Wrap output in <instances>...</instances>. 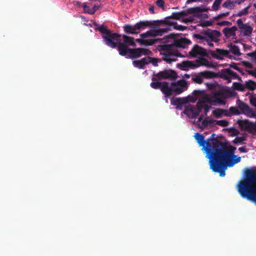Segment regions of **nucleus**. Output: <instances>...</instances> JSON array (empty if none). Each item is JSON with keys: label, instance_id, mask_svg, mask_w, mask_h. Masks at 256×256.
I'll return each instance as SVG.
<instances>
[{"label": "nucleus", "instance_id": "nucleus-1", "mask_svg": "<svg viewBox=\"0 0 256 256\" xmlns=\"http://www.w3.org/2000/svg\"><path fill=\"white\" fill-rule=\"evenodd\" d=\"M236 149L232 146L222 142L214 154L210 168L214 172H218L220 176H224L228 166L232 167L240 161V157L234 154Z\"/></svg>", "mask_w": 256, "mask_h": 256}, {"label": "nucleus", "instance_id": "nucleus-2", "mask_svg": "<svg viewBox=\"0 0 256 256\" xmlns=\"http://www.w3.org/2000/svg\"><path fill=\"white\" fill-rule=\"evenodd\" d=\"M94 24L97 27L96 30L100 32L105 44L111 48L117 47L120 55L126 56L128 50L130 48L128 46H136L134 38L124 34L122 36L123 42H122L120 34L113 32L104 25L99 26L96 22H94Z\"/></svg>", "mask_w": 256, "mask_h": 256}, {"label": "nucleus", "instance_id": "nucleus-3", "mask_svg": "<svg viewBox=\"0 0 256 256\" xmlns=\"http://www.w3.org/2000/svg\"><path fill=\"white\" fill-rule=\"evenodd\" d=\"M237 188L240 194L256 192V170H247L244 178L239 182Z\"/></svg>", "mask_w": 256, "mask_h": 256}, {"label": "nucleus", "instance_id": "nucleus-4", "mask_svg": "<svg viewBox=\"0 0 256 256\" xmlns=\"http://www.w3.org/2000/svg\"><path fill=\"white\" fill-rule=\"evenodd\" d=\"M194 138L196 142L200 146H202V150H204L206 153V158L209 159V164H210L212 160L214 158V154L216 149H218L222 142L216 140L215 142H212V146L211 143L208 141L204 140V136L198 132H196L194 134Z\"/></svg>", "mask_w": 256, "mask_h": 256}, {"label": "nucleus", "instance_id": "nucleus-5", "mask_svg": "<svg viewBox=\"0 0 256 256\" xmlns=\"http://www.w3.org/2000/svg\"><path fill=\"white\" fill-rule=\"evenodd\" d=\"M236 104L240 110L236 106H231L228 110L226 114H225L226 116H231L232 115H239L242 114L246 115L248 117L256 118V112L251 108L248 104L239 100H237Z\"/></svg>", "mask_w": 256, "mask_h": 256}, {"label": "nucleus", "instance_id": "nucleus-6", "mask_svg": "<svg viewBox=\"0 0 256 256\" xmlns=\"http://www.w3.org/2000/svg\"><path fill=\"white\" fill-rule=\"evenodd\" d=\"M162 24H168V22L166 20H141L136 24V29H137L138 31L140 32V30L144 29L147 27L156 28L162 25Z\"/></svg>", "mask_w": 256, "mask_h": 256}, {"label": "nucleus", "instance_id": "nucleus-7", "mask_svg": "<svg viewBox=\"0 0 256 256\" xmlns=\"http://www.w3.org/2000/svg\"><path fill=\"white\" fill-rule=\"evenodd\" d=\"M130 54V56L127 54L126 58L130 57L132 58H136L142 55L148 56L152 54L151 51L148 49L144 48H130L128 50V54Z\"/></svg>", "mask_w": 256, "mask_h": 256}, {"label": "nucleus", "instance_id": "nucleus-8", "mask_svg": "<svg viewBox=\"0 0 256 256\" xmlns=\"http://www.w3.org/2000/svg\"><path fill=\"white\" fill-rule=\"evenodd\" d=\"M172 92L175 94H180L186 90L188 88V83L184 80H180L176 82H172Z\"/></svg>", "mask_w": 256, "mask_h": 256}, {"label": "nucleus", "instance_id": "nucleus-9", "mask_svg": "<svg viewBox=\"0 0 256 256\" xmlns=\"http://www.w3.org/2000/svg\"><path fill=\"white\" fill-rule=\"evenodd\" d=\"M224 93L222 90H218L214 93L212 96L208 99V102L212 105L224 104Z\"/></svg>", "mask_w": 256, "mask_h": 256}, {"label": "nucleus", "instance_id": "nucleus-10", "mask_svg": "<svg viewBox=\"0 0 256 256\" xmlns=\"http://www.w3.org/2000/svg\"><path fill=\"white\" fill-rule=\"evenodd\" d=\"M154 76L158 80L170 79L174 80L178 77L176 72L174 70L170 69L160 71L156 74H154Z\"/></svg>", "mask_w": 256, "mask_h": 256}, {"label": "nucleus", "instance_id": "nucleus-11", "mask_svg": "<svg viewBox=\"0 0 256 256\" xmlns=\"http://www.w3.org/2000/svg\"><path fill=\"white\" fill-rule=\"evenodd\" d=\"M218 74L220 78L228 81V82H230L232 79H236L238 78V74L229 68H224L219 72Z\"/></svg>", "mask_w": 256, "mask_h": 256}, {"label": "nucleus", "instance_id": "nucleus-12", "mask_svg": "<svg viewBox=\"0 0 256 256\" xmlns=\"http://www.w3.org/2000/svg\"><path fill=\"white\" fill-rule=\"evenodd\" d=\"M200 112V108L198 106V102L195 106L190 104L186 106L184 111V114L192 118H195L199 115Z\"/></svg>", "mask_w": 256, "mask_h": 256}, {"label": "nucleus", "instance_id": "nucleus-13", "mask_svg": "<svg viewBox=\"0 0 256 256\" xmlns=\"http://www.w3.org/2000/svg\"><path fill=\"white\" fill-rule=\"evenodd\" d=\"M201 34L206 36V38L211 41L214 42H218V38L221 36V33L216 30H212L207 28L205 30L201 31Z\"/></svg>", "mask_w": 256, "mask_h": 256}, {"label": "nucleus", "instance_id": "nucleus-14", "mask_svg": "<svg viewBox=\"0 0 256 256\" xmlns=\"http://www.w3.org/2000/svg\"><path fill=\"white\" fill-rule=\"evenodd\" d=\"M238 124L242 130L252 132L256 129V124L250 122L248 120H238Z\"/></svg>", "mask_w": 256, "mask_h": 256}, {"label": "nucleus", "instance_id": "nucleus-15", "mask_svg": "<svg viewBox=\"0 0 256 256\" xmlns=\"http://www.w3.org/2000/svg\"><path fill=\"white\" fill-rule=\"evenodd\" d=\"M236 23L238 28L242 30L244 36H249L252 34L253 30L252 28L247 24H244L242 19L238 20Z\"/></svg>", "mask_w": 256, "mask_h": 256}, {"label": "nucleus", "instance_id": "nucleus-16", "mask_svg": "<svg viewBox=\"0 0 256 256\" xmlns=\"http://www.w3.org/2000/svg\"><path fill=\"white\" fill-rule=\"evenodd\" d=\"M229 51L224 49L216 48V51L212 54L213 58L222 60L223 59V56H226L228 58H230L232 56H229Z\"/></svg>", "mask_w": 256, "mask_h": 256}, {"label": "nucleus", "instance_id": "nucleus-17", "mask_svg": "<svg viewBox=\"0 0 256 256\" xmlns=\"http://www.w3.org/2000/svg\"><path fill=\"white\" fill-rule=\"evenodd\" d=\"M179 53L178 52H168L162 54L163 60L166 62L168 63H171L172 62H174L176 60L177 56H178Z\"/></svg>", "mask_w": 256, "mask_h": 256}, {"label": "nucleus", "instance_id": "nucleus-18", "mask_svg": "<svg viewBox=\"0 0 256 256\" xmlns=\"http://www.w3.org/2000/svg\"><path fill=\"white\" fill-rule=\"evenodd\" d=\"M178 66L182 70H188L189 68L194 69L197 68L196 61H183L181 64H178Z\"/></svg>", "mask_w": 256, "mask_h": 256}, {"label": "nucleus", "instance_id": "nucleus-19", "mask_svg": "<svg viewBox=\"0 0 256 256\" xmlns=\"http://www.w3.org/2000/svg\"><path fill=\"white\" fill-rule=\"evenodd\" d=\"M150 57L148 56L142 58L140 60H134L132 62V64L135 67L138 68L140 69H144L146 65L150 62Z\"/></svg>", "mask_w": 256, "mask_h": 256}, {"label": "nucleus", "instance_id": "nucleus-20", "mask_svg": "<svg viewBox=\"0 0 256 256\" xmlns=\"http://www.w3.org/2000/svg\"><path fill=\"white\" fill-rule=\"evenodd\" d=\"M175 47L186 48L189 44L191 43L190 40L186 38H182L180 39H174V40Z\"/></svg>", "mask_w": 256, "mask_h": 256}, {"label": "nucleus", "instance_id": "nucleus-21", "mask_svg": "<svg viewBox=\"0 0 256 256\" xmlns=\"http://www.w3.org/2000/svg\"><path fill=\"white\" fill-rule=\"evenodd\" d=\"M188 100L186 98H172L171 100V104L176 106V108L178 110H181L182 105L188 102Z\"/></svg>", "mask_w": 256, "mask_h": 256}, {"label": "nucleus", "instance_id": "nucleus-22", "mask_svg": "<svg viewBox=\"0 0 256 256\" xmlns=\"http://www.w3.org/2000/svg\"><path fill=\"white\" fill-rule=\"evenodd\" d=\"M160 90L166 97H168L172 94V85L171 84L170 87L168 82H162Z\"/></svg>", "mask_w": 256, "mask_h": 256}, {"label": "nucleus", "instance_id": "nucleus-23", "mask_svg": "<svg viewBox=\"0 0 256 256\" xmlns=\"http://www.w3.org/2000/svg\"><path fill=\"white\" fill-rule=\"evenodd\" d=\"M238 30L236 26H233L232 28H225L222 30V32L226 38H228L231 36H236V32Z\"/></svg>", "mask_w": 256, "mask_h": 256}, {"label": "nucleus", "instance_id": "nucleus-24", "mask_svg": "<svg viewBox=\"0 0 256 256\" xmlns=\"http://www.w3.org/2000/svg\"><path fill=\"white\" fill-rule=\"evenodd\" d=\"M123 28L124 32L127 34H135L139 33V31H138L136 29V24L134 26L130 24H125L123 26Z\"/></svg>", "mask_w": 256, "mask_h": 256}, {"label": "nucleus", "instance_id": "nucleus-25", "mask_svg": "<svg viewBox=\"0 0 256 256\" xmlns=\"http://www.w3.org/2000/svg\"><path fill=\"white\" fill-rule=\"evenodd\" d=\"M204 50L202 47L195 44L189 52V54L193 57L196 56L198 55H202L204 54Z\"/></svg>", "mask_w": 256, "mask_h": 256}, {"label": "nucleus", "instance_id": "nucleus-26", "mask_svg": "<svg viewBox=\"0 0 256 256\" xmlns=\"http://www.w3.org/2000/svg\"><path fill=\"white\" fill-rule=\"evenodd\" d=\"M82 8H84V12L94 14L100 8V5L94 4L92 9L86 10V8H89V6H88L87 3L84 2L82 4Z\"/></svg>", "mask_w": 256, "mask_h": 256}, {"label": "nucleus", "instance_id": "nucleus-27", "mask_svg": "<svg viewBox=\"0 0 256 256\" xmlns=\"http://www.w3.org/2000/svg\"><path fill=\"white\" fill-rule=\"evenodd\" d=\"M198 106L200 108V112H202V110H204L206 115L207 114L210 108V106L206 104L202 100H199L198 102Z\"/></svg>", "mask_w": 256, "mask_h": 256}, {"label": "nucleus", "instance_id": "nucleus-28", "mask_svg": "<svg viewBox=\"0 0 256 256\" xmlns=\"http://www.w3.org/2000/svg\"><path fill=\"white\" fill-rule=\"evenodd\" d=\"M200 74L202 76V78H214L216 76V74L209 70H206L204 72H200Z\"/></svg>", "mask_w": 256, "mask_h": 256}, {"label": "nucleus", "instance_id": "nucleus-29", "mask_svg": "<svg viewBox=\"0 0 256 256\" xmlns=\"http://www.w3.org/2000/svg\"><path fill=\"white\" fill-rule=\"evenodd\" d=\"M228 47L230 48V51L234 55L239 56L241 54L238 46L230 44Z\"/></svg>", "mask_w": 256, "mask_h": 256}, {"label": "nucleus", "instance_id": "nucleus-30", "mask_svg": "<svg viewBox=\"0 0 256 256\" xmlns=\"http://www.w3.org/2000/svg\"><path fill=\"white\" fill-rule=\"evenodd\" d=\"M175 47L174 42L172 44H164L160 46V49L161 50L167 52H171L173 50L174 48Z\"/></svg>", "mask_w": 256, "mask_h": 256}, {"label": "nucleus", "instance_id": "nucleus-31", "mask_svg": "<svg viewBox=\"0 0 256 256\" xmlns=\"http://www.w3.org/2000/svg\"><path fill=\"white\" fill-rule=\"evenodd\" d=\"M226 112H228V110L217 108L212 111V114L216 118H220L222 114L225 116V114H226Z\"/></svg>", "mask_w": 256, "mask_h": 256}, {"label": "nucleus", "instance_id": "nucleus-32", "mask_svg": "<svg viewBox=\"0 0 256 256\" xmlns=\"http://www.w3.org/2000/svg\"><path fill=\"white\" fill-rule=\"evenodd\" d=\"M140 36L142 38H148V36H152L156 37V30H151L147 31L146 32L140 35Z\"/></svg>", "mask_w": 256, "mask_h": 256}, {"label": "nucleus", "instance_id": "nucleus-33", "mask_svg": "<svg viewBox=\"0 0 256 256\" xmlns=\"http://www.w3.org/2000/svg\"><path fill=\"white\" fill-rule=\"evenodd\" d=\"M196 61L197 68L202 66H210L208 61L205 58H202L199 60H196Z\"/></svg>", "mask_w": 256, "mask_h": 256}, {"label": "nucleus", "instance_id": "nucleus-34", "mask_svg": "<svg viewBox=\"0 0 256 256\" xmlns=\"http://www.w3.org/2000/svg\"><path fill=\"white\" fill-rule=\"evenodd\" d=\"M232 88L234 90L241 92L244 91L246 89L245 84L238 82H234L232 84Z\"/></svg>", "mask_w": 256, "mask_h": 256}, {"label": "nucleus", "instance_id": "nucleus-35", "mask_svg": "<svg viewBox=\"0 0 256 256\" xmlns=\"http://www.w3.org/2000/svg\"><path fill=\"white\" fill-rule=\"evenodd\" d=\"M136 41L138 42H140L142 44H144L148 46H152L155 43V40H146L144 38H142V40L140 38H137L136 40Z\"/></svg>", "mask_w": 256, "mask_h": 256}, {"label": "nucleus", "instance_id": "nucleus-36", "mask_svg": "<svg viewBox=\"0 0 256 256\" xmlns=\"http://www.w3.org/2000/svg\"><path fill=\"white\" fill-rule=\"evenodd\" d=\"M192 80L196 84H202L203 82V78L200 74V72L198 74H194V76L192 78Z\"/></svg>", "mask_w": 256, "mask_h": 256}, {"label": "nucleus", "instance_id": "nucleus-37", "mask_svg": "<svg viewBox=\"0 0 256 256\" xmlns=\"http://www.w3.org/2000/svg\"><path fill=\"white\" fill-rule=\"evenodd\" d=\"M193 37L195 38L198 39L200 40V43H204L206 41H208V38L204 34H202L201 32L200 34H196L193 35Z\"/></svg>", "mask_w": 256, "mask_h": 256}, {"label": "nucleus", "instance_id": "nucleus-38", "mask_svg": "<svg viewBox=\"0 0 256 256\" xmlns=\"http://www.w3.org/2000/svg\"><path fill=\"white\" fill-rule=\"evenodd\" d=\"M152 80L150 86L154 89H160L162 82H156V79L155 78H152Z\"/></svg>", "mask_w": 256, "mask_h": 256}, {"label": "nucleus", "instance_id": "nucleus-39", "mask_svg": "<svg viewBox=\"0 0 256 256\" xmlns=\"http://www.w3.org/2000/svg\"><path fill=\"white\" fill-rule=\"evenodd\" d=\"M186 13L182 10L180 12H176L172 13V17L176 20H180L182 17L185 16Z\"/></svg>", "mask_w": 256, "mask_h": 256}, {"label": "nucleus", "instance_id": "nucleus-40", "mask_svg": "<svg viewBox=\"0 0 256 256\" xmlns=\"http://www.w3.org/2000/svg\"><path fill=\"white\" fill-rule=\"evenodd\" d=\"M245 86L246 88L250 90H254L256 88V82L252 80H248L246 82Z\"/></svg>", "mask_w": 256, "mask_h": 256}, {"label": "nucleus", "instance_id": "nucleus-41", "mask_svg": "<svg viewBox=\"0 0 256 256\" xmlns=\"http://www.w3.org/2000/svg\"><path fill=\"white\" fill-rule=\"evenodd\" d=\"M234 2L231 0H226L223 4L222 7L232 10L234 6Z\"/></svg>", "mask_w": 256, "mask_h": 256}, {"label": "nucleus", "instance_id": "nucleus-42", "mask_svg": "<svg viewBox=\"0 0 256 256\" xmlns=\"http://www.w3.org/2000/svg\"><path fill=\"white\" fill-rule=\"evenodd\" d=\"M251 5L250 4L247 7L240 10L234 16H242L246 15L248 12V10L250 8Z\"/></svg>", "mask_w": 256, "mask_h": 256}, {"label": "nucleus", "instance_id": "nucleus-43", "mask_svg": "<svg viewBox=\"0 0 256 256\" xmlns=\"http://www.w3.org/2000/svg\"><path fill=\"white\" fill-rule=\"evenodd\" d=\"M166 20L168 22V24H166L174 25V28L175 30L183 31V30H184L186 29V26H182V25H178L176 23V24L170 23L168 22V20Z\"/></svg>", "mask_w": 256, "mask_h": 256}, {"label": "nucleus", "instance_id": "nucleus-44", "mask_svg": "<svg viewBox=\"0 0 256 256\" xmlns=\"http://www.w3.org/2000/svg\"><path fill=\"white\" fill-rule=\"evenodd\" d=\"M223 0H214L212 6V10L214 11L218 10L220 8V6Z\"/></svg>", "mask_w": 256, "mask_h": 256}, {"label": "nucleus", "instance_id": "nucleus-45", "mask_svg": "<svg viewBox=\"0 0 256 256\" xmlns=\"http://www.w3.org/2000/svg\"><path fill=\"white\" fill-rule=\"evenodd\" d=\"M168 28H158V30H156V36H162L164 33L166 32L168 30Z\"/></svg>", "mask_w": 256, "mask_h": 256}, {"label": "nucleus", "instance_id": "nucleus-46", "mask_svg": "<svg viewBox=\"0 0 256 256\" xmlns=\"http://www.w3.org/2000/svg\"><path fill=\"white\" fill-rule=\"evenodd\" d=\"M249 98L250 104L256 108V94H251Z\"/></svg>", "mask_w": 256, "mask_h": 256}, {"label": "nucleus", "instance_id": "nucleus-47", "mask_svg": "<svg viewBox=\"0 0 256 256\" xmlns=\"http://www.w3.org/2000/svg\"><path fill=\"white\" fill-rule=\"evenodd\" d=\"M228 122L226 121V120H216V125H218L220 126H222L223 127H226L228 126Z\"/></svg>", "mask_w": 256, "mask_h": 256}, {"label": "nucleus", "instance_id": "nucleus-48", "mask_svg": "<svg viewBox=\"0 0 256 256\" xmlns=\"http://www.w3.org/2000/svg\"><path fill=\"white\" fill-rule=\"evenodd\" d=\"M230 12H222L220 13L219 14H218L217 16H215L214 19L215 20H218L223 17L227 16L229 15Z\"/></svg>", "mask_w": 256, "mask_h": 256}, {"label": "nucleus", "instance_id": "nucleus-49", "mask_svg": "<svg viewBox=\"0 0 256 256\" xmlns=\"http://www.w3.org/2000/svg\"><path fill=\"white\" fill-rule=\"evenodd\" d=\"M156 4L163 10H164V0H157L156 2Z\"/></svg>", "mask_w": 256, "mask_h": 256}, {"label": "nucleus", "instance_id": "nucleus-50", "mask_svg": "<svg viewBox=\"0 0 256 256\" xmlns=\"http://www.w3.org/2000/svg\"><path fill=\"white\" fill-rule=\"evenodd\" d=\"M245 140V138L242 136V137H236L234 140V144H240L242 142Z\"/></svg>", "mask_w": 256, "mask_h": 256}, {"label": "nucleus", "instance_id": "nucleus-51", "mask_svg": "<svg viewBox=\"0 0 256 256\" xmlns=\"http://www.w3.org/2000/svg\"><path fill=\"white\" fill-rule=\"evenodd\" d=\"M150 62H151L153 66H158V59L156 58H150Z\"/></svg>", "mask_w": 256, "mask_h": 256}, {"label": "nucleus", "instance_id": "nucleus-52", "mask_svg": "<svg viewBox=\"0 0 256 256\" xmlns=\"http://www.w3.org/2000/svg\"><path fill=\"white\" fill-rule=\"evenodd\" d=\"M212 0H187L186 3L190 4L191 2H211Z\"/></svg>", "mask_w": 256, "mask_h": 256}, {"label": "nucleus", "instance_id": "nucleus-53", "mask_svg": "<svg viewBox=\"0 0 256 256\" xmlns=\"http://www.w3.org/2000/svg\"><path fill=\"white\" fill-rule=\"evenodd\" d=\"M218 140L217 138H215V134H212L206 140V141H208L210 142H212V143L215 142V140Z\"/></svg>", "mask_w": 256, "mask_h": 256}, {"label": "nucleus", "instance_id": "nucleus-54", "mask_svg": "<svg viewBox=\"0 0 256 256\" xmlns=\"http://www.w3.org/2000/svg\"><path fill=\"white\" fill-rule=\"evenodd\" d=\"M212 24V22L210 21H206L200 24V26H202V27L210 26Z\"/></svg>", "mask_w": 256, "mask_h": 256}, {"label": "nucleus", "instance_id": "nucleus-55", "mask_svg": "<svg viewBox=\"0 0 256 256\" xmlns=\"http://www.w3.org/2000/svg\"><path fill=\"white\" fill-rule=\"evenodd\" d=\"M231 22H229L228 21H222V22H218V26H228V25H230V24H231Z\"/></svg>", "mask_w": 256, "mask_h": 256}, {"label": "nucleus", "instance_id": "nucleus-56", "mask_svg": "<svg viewBox=\"0 0 256 256\" xmlns=\"http://www.w3.org/2000/svg\"><path fill=\"white\" fill-rule=\"evenodd\" d=\"M230 67L236 70H238L239 72H241L240 68L238 67V64L234 62L232 63V64H230Z\"/></svg>", "mask_w": 256, "mask_h": 256}, {"label": "nucleus", "instance_id": "nucleus-57", "mask_svg": "<svg viewBox=\"0 0 256 256\" xmlns=\"http://www.w3.org/2000/svg\"><path fill=\"white\" fill-rule=\"evenodd\" d=\"M202 126L204 127H206L208 126V118L202 120Z\"/></svg>", "mask_w": 256, "mask_h": 256}, {"label": "nucleus", "instance_id": "nucleus-58", "mask_svg": "<svg viewBox=\"0 0 256 256\" xmlns=\"http://www.w3.org/2000/svg\"><path fill=\"white\" fill-rule=\"evenodd\" d=\"M247 55L256 60V52L248 53Z\"/></svg>", "mask_w": 256, "mask_h": 256}, {"label": "nucleus", "instance_id": "nucleus-59", "mask_svg": "<svg viewBox=\"0 0 256 256\" xmlns=\"http://www.w3.org/2000/svg\"><path fill=\"white\" fill-rule=\"evenodd\" d=\"M208 118V125L212 126L214 124H216V120H214L210 118Z\"/></svg>", "mask_w": 256, "mask_h": 256}, {"label": "nucleus", "instance_id": "nucleus-60", "mask_svg": "<svg viewBox=\"0 0 256 256\" xmlns=\"http://www.w3.org/2000/svg\"><path fill=\"white\" fill-rule=\"evenodd\" d=\"M154 6H150L148 8L149 12L150 14H154Z\"/></svg>", "mask_w": 256, "mask_h": 256}, {"label": "nucleus", "instance_id": "nucleus-61", "mask_svg": "<svg viewBox=\"0 0 256 256\" xmlns=\"http://www.w3.org/2000/svg\"><path fill=\"white\" fill-rule=\"evenodd\" d=\"M248 73L250 74H251L252 76H254L255 78H256V70H249V71H248Z\"/></svg>", "mask_w": 256, "mask_h": 256}, {"label": "nucleus", "instance_id": "nucleus-62", "mask_svg": "<svg viewBox=\"0 0 256 256\" xmlns=\"http://www.w3.org/2000/svg\"><path fill=\"white\" fill-rule=\"evenodd\" d=\"M192 18H186L183 19L182 20V22H183L185 23H188V22H192Z\"/></svg>", "mask_w": 256, "mask_h": 256}, {"label": "nucleus", "instance_id": "nucleus-63", "mask_svg": "<svg viewBox=\"0 0 256 256\" xmlns=\"http://www.w3.org/2000/svg\"><path fill=\"white\" fill-rule=\"evenodd\" d=\"M238 150L240 152H247V150H246V148L244 147V146L239 148H238Z\"/></svg>", "mask_w": 256, "mask_h": 256}, {"label": "nucleus", "instance_id": "nucleus-64", "mask_svg": "<svg viewBox=\"0 0 256 256\" xmlns=\"http://www.w3.org/2000/svg\"><path fill=\"white\" fill-rule=\"evenodd\" d=\"M243 63H244V65L245 66H246L247 67H250V68L251 67L252 64L249 62H244Z\"/></svg>", "mask_w": 256, "mask_h": 256}]
</instances>
